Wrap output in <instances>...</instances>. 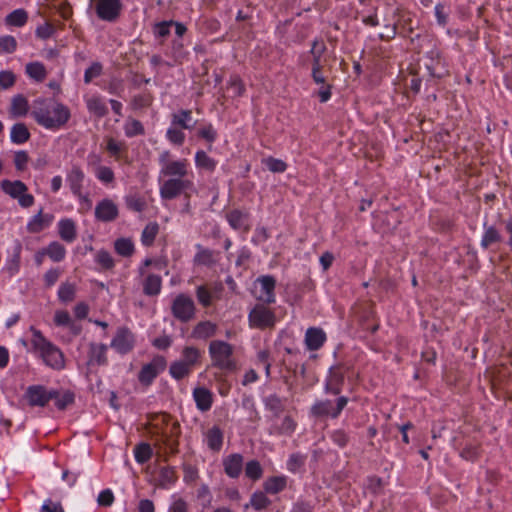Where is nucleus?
I'll list each match as a JSON object with an SVG mask.
<instances>
[{"label":"nucleus","instance_id":"obj_55","mask_svg":"<svg viewBox=\"0 0 512 512\" xmlns=\"http://www.w3.org/2000/svg\"><path fill=\"white\" fill-rule=\"evenodd\" d=\"M75 295V287L70 283H64L59 287L58 296L63 302H70Z\"/></svg>","mask_w":512,"mask_h":512},{"label":"nucleus","instance_id":"obj_37","mask_svg":"<svg viewBox=\"0 0 512 512\" xmlns=\"http://www.w3.org/2000/svg\"><path fill=\"white\" fill-rule=\"evenodd\" d=\"M185 137L183 129L170 122V126L166 131V139L173 145L181 146L185 141Z\"/></svg>","mask_w":512,"mask_h":512},{"label":"nucleus","instance_id":"obj_56","mask_svg":"<svg viewBox=\"0 0 512 512\" xmlns=\"http://www.w3.org/2000/svg\"><path fill=\"white\" fill-rule=\"evenodd\" d=\"M102 73V65L98 62L93 63L89 68L86 69L84 74V82L90 83L93 79L100 76Z\"/></svg>","mask_w":512,"mask_h":512},{"label":"nucleus","instance_id":"obj_60","mask_svg":"<svg viewBox=\"0 0 512 512\" xmlns=\"http://www.w3.org/2000/svg\"><path fill=\"white\" fill-rule=\"evenodd\" d=\"M196 296L200 304L207 307L212 302L211 293L207 290L205 286H199L196 290Z\"/></svg>","mask_w":512,"mask_h":512},{"label":"nucleus","instance_id":"obj_24","mask_svg":"<svg viewBox=\"0 0 512 512\" xmlns=\"http://www.w3.org/2000/svg\"><path fill=\"white\" fill-rule=\"evenodd\" d=\"M57 227L59 236L63 241L72 243L77 238V230L74 220L70 218L61 219L58 222Z\"/></svg>","mask_w":512,"mask_h":512},{"label":"nucleus","instance_id":"obj_2","mask_svg":"<svg viewBox=\"0 0 512 512\" xmlns=\"http://www.w3.org/2000/svg\"><path fill=\"white\" fill-rule=\"evenodd\" d=\"M31 116L35 122L48 130H58L70 119V110L53 98H37L31 106Z\"/></svg>","mask_w":512,"mask_h":512},{"label":"nucleus","instance_id":"obj_4","mask_svg":"<svg viewBox=\"0 0 512 512\" xmlns=\"http://www.w3.org/2000/svg\"><path fill=\"white\" fill-rule=\"evenodd\" d=\"M208 351L214 367L224 371H231L235 368L231 344L222 340H213L209 344Z\"/></svg>","mask_w":512,"mask_h":512},{"label":"nucleus","instance_id":"obj_48","mask_svg":"<svg viewBox=\"0 0 512 512\" xmlns=\"http://www.w3.org/2000/svg\"><path fill=\"white\" fill-rule=\"evenodd\" d=\"M95 261L102 269L109 270L114 267V260L109 252L100 250L95 255Z\"/></svg>","mask_w":512,"mask_h":512},{"label":"nucleus","instance_id":"obj_21","mask_svg":"<svg viewBox=\"0 0 512 512\" xmlns=\"http://www.w3.org/2000/svg\"><path fill=\"white\" fill-rule=\"evenodd\" d=\"M53 215L46 213L44 214L42 210H40L36 215H34L29 222L27 223V230L30 233H39L48 226L53 221Z\"/></svg>","mask_w":512,"mask_h":512},{"label":"nucleus","instance_id":"obj_10","mask_svg":"<svg viewBox=\"0 0 512 512\" xmlns=\"http://www.w3.org/2000/svg\"><path fill=\"white\" fill-rule=\"evenodd\" d=\"M172 314L181 322H188L195 315V304L192 298L185 294H179L172 303Z\"/></svg>","mask_w":512,"mask_h":512},{"label":"nucleus","instance_id":"obj_53","mask_svg":"<svg viewBox=\"0 0 512 512\" xmlns=\"http://www.w3.org/2000/svg\"><path fill=\"white\" fill-rule=\"evenodd\" d=\"M306 456L300 454V453H294L290 455L288 461H287V469L290 472H296L298 471L305 463Z\"/></svg>","mask_w":512,"mask_h":512},{"label":"nucleus","instance_id":"obj_39","mask_svg":"<svg viewBox=\"0 0 512 512\" xmlns=\"http://www.w3.org/2000/svg\"><path fill=\"white\" fill-rule=\"evenodd\" d=\"M27 19L28 15L24 9H16L6 16L5 21L8 25L22 27L26 24Z\"/></svg>","mask_w":512,"mask_h":512},{"label":"nucleus","instance_id":"obj_34","mask_svg":"<svg viewBox=\"0 0 512 512\" xmlns=\"http://www.w3.org/2000/svg\"><path fill=\"white\" fill-rule=\"evenodd\" d=\"M177 481L176 471L172 467H163L159 473L158 485L163 489H169Z\"/></svg>","mask_w":512,"mask_h":512},{"label":"nucleus","instance_id":"obj_7","mask_svg":"<svg viewBox=\"0 0 512 512\" xmlns=\"http://www.w3.org/2000/svg\"><path fill=\"white\" fill-rule=\"evenodd\" d=\"M275 286L276 280L273 276H260L253 283L252 294L259 302L272 304L276 300Z\"/></svg>","mask_w":512,"mask_h":512},{"label":"nucleus","instance_id":"obj_1","mask_svg":"<svg viewBox=\"0 0 512 512\" xmlns=\"http://www.w3.org/2000/svg\"><path fill=\"white\" fill-rule=\"evenodd\" d=\"M158 161L161 166L160 175L170 177L160 186V195L163 199H174L193 187L192 180L188 179L189 163L186 159L171 160L170 152L165 150L160 153Z\"/></svg>","mask_w":512,"mask_h":512},{"label":"nucleus","instance_id":"obj_33","mask_svg":"<svg viewBox=\"0 0 512 512\" xmlns=\"http://www.w3.org/2000/svg\"><path fill=\"white\" fill-rule=\"evenodd\" d=\"M217 330L216 324L210 321L200 322L193 330V336L197 339H207L215 335Z\"/></svg>","mask_w":512,"mask_h":512},{"label":"nucleus","instance_id":"obj_36","mask_svg":"<svg viewBox=\"0 0 512 512\" xmlns=\"http://www.w3.org/2000/svg\"><path fill=\"white\" fill-rule=\"evenodd\" d=\"M47 256L54 262L62 261L66 256L65 247L58 241L51 242L46 248Z\"/></svg>","mask_w":512,"mask_h":512},{"label":"nucleus","instance_id":"obj_12","mask_svg":"<svg viewBox=\"0 0 512 512\" xmlns=\"http://www.w3.org/2000/svg\"><path fill=\"white\" fill-rule=\"evenodd\" d=\"M121 0H98L96 3L97 16L104 21L113 22L120 15Z\"/></svg>","mask_w":512,"mask_h":512},{"label":"nucleus","instance_id":"obj_29","mask_svg":"<svg viewBox=\"0 0 512 512\" xmlns=\"http://www.w3.org/2000/svg\"><path fill=\"white\" fill-rule=\"evenodd\" d=\"M295 428L296 422L290 416H285L281 424H272L270 433L278 435H291L295 431Z\"/></svg>","mask_w":512,"mask_h":512},{"label":"nucleus","instance_id":"obj_62","mask_svg":"<svg viewBox=\"0 0 512 512\" xmlns=\"http://www.w3.org/2000/svg\"><path fill=\"white\" fill-rule=\"evenodd\" d=\"M29 161V156L26 151H18L14 155V164L17 170L23 171Z\"/></svg>","mask_w":512,"mask_h":512},{"label":"nucleus","instance_id":"obj_15","mask_svg":"<svg viewBox=\"0 0 512 512\" xmlns=\"http://www.w3.org/2000/svg\"><path fill=\"white\" fill-rule=\"evenodd\" d=\"M135 338L131 331L120 328L111 342V347L120 354H126L134 347Z\"/></svg>","mask_w":512,"mask_h":512},{"label":"nucleus","instance_id":"obj_52","mask_svg":"<svg viewBox=\"0 0 512 512\" xmlns=\"http://www.w3.org/2000/svg\"><path fill=\"white\" fill-rule=\"evenodd\" d=\"M127 207L135 212H142L146 208L145 200L137 195H130L126 197Z\"/></svg>","mask_w":512,"mask_h":512},{"label":"nucleus","instance_id":"obj_45","mask_svg":"<svg viewBox=\"0 0 512 512\" xmlns=\"http://www.w3.org/2000/svg\"><path fill=\"white\" fill-rule=\"evenodd\" d=\"M245 474L248 478L254 481L259 480L263 475V469L259 461H248L245 465Z\"/></svg>","mask_w":512,"mask_h":512},{"label":"nucleus","instance_id":"obj_20","mask_svg":"<svg viewBox=\"0 0 512 512\" xmlns=\"http://www.w3.org/2000/svg\"><path fill=\"white\" fill-rule=\"evenodd\" d=\"M193 399L196 403V407L202 412H206L212 407L213 394L205 387H196L193 390Z\"/></svg>","mask_w":512,"mask_h":512},{"label":"nucleus","instance_id":"obj_54","mask_svg":"<svg viewBox=\"0 0 512 512\" xmlns=\"http://www.w3.org/2000/svg\"><path fill=\"white\" fill-rule=\"evenodd\" d=\"M265 166L274 173H282L286 170L287 164L280 160L273 157H269L263 160Z\"/></svg>","mask_w":512,"mask_h":512},{"label":"nucleus","instance_id":"obj_42","mask_svg":"<svg viewBox=\"0 0 512 512\" xmlns=\"http://www.w3.org/2000/svg\"><path fill=\"white\" fill-rule=\"evenodd\" d=\"M26 73L37 81H42L46 77V70L42 63L32 62L26 65Z\"/></svg>","mask_w":512,"mask_h":512},{"label":"nucleus","instance_id":"obj_51","mask_svg":"<svg viewBox=\"0 0 512 512\" xmlns=\"http://www.w3.org/2000/svg\"><path fill=\"white\" fill-rule=\"evenodd\" d=\"M52 400L55 401V405L59 410H64L74 401V395L70 392H64L63 394H60L56 390V397H53Z\"/></svg>","mask_w":512,"mask_h":512},{"label":"nucleus","instance_id":"obj_40","mask_svg":"<svg viewBox=\"0 0 512 512\" xmlns=\"http://www.w3.org/2000/svg\"><path fill=\"white\" fill-rule=\"evenodd\" d=\"M93 174L95 177L105 185L111 184L114 181V172L110 167L103 165H96Z\"/></svg>","mask_w":512,"mask_h":512},{"label":"nucleus","instance_id":"obj_59","mask_svg":"<svg viewBox=\"0 0 512 512\" xmlns=\"http://www.w3.org/2000/svg\"><path fill=\"white\" fill-rule=\"evenodd\" d=\"M106 149L112 156L119 157L120 153L125 149V144L113 138H109L107 140Z\"/></svg>","mask_w":512,"mask_h":512},{"label":"nucleus","instance_id":"obj_30","mask_svg":"<svg viewBox=\"0 0 512 512\" xmlns=\"http://www.w3.org/2000/svg\"><path fill=\"white\" fill-rule=\"evenodd\" d=\"M287 485V478L285 476H273L268 478L263 486L265 492L269 494H277L283 491Z\"/></svg>","mask_w":512,"mask_h":512},{"label":"nucleus","instance_id":"obj_44","mask_svg":"<svg viewBox=\"0 0 512 512\" xmlns=\"http://www.w3.org/2000/svg\"><path fill=\"white\" fill-rule=\"evenodd\" d=\"M134 456L138 463H146L152 456V448L147 443H141L134 449Z\"/></svg>","mask_w":512,"mask_h":512},{"label":"nucleus","instance_id":"obj_18","mask_svg":"<svg viewBox=\"0 0 512 512\" xmlns=\"http://www.w3.org/2000/svg\"><path fill=\"white\" fill-rule=\"evenodd\" d=\"M107 350L108 347L105 344L91 343L88 351V367L107 365Z\"/></svg>","mask_w":512,"mask_h":512},{"label":"nucleus","instance_id":"obj_9","mask_svg":"<svg viewBox=\"0 0 512 512\" xmlns=\"http://www.w3.org/2000/svg\"><path fill=\"white\" fill-rule=\"evenodd\" d=\"M249 325L252 328H271L276 323L275 313L267 308L265 304H256L248 315Z\"/></svg>","mask_w":512,"mask_h":512},{"label":"nucleus","instance_id":"obj_25","mask_svg":"<svg viewBox=\"0 0 512 512\" xmlns=\"http://www.w3.org/2000/svg\"><path fill=\"white\" fill-rule=\"evenodd\" d=\"M207 446L213 451H219L223 445V433L217 426L208 429L204 435Z\"/></svg>","mask_w":512,"mask_h":512},{"label":"nucleus","instance_id":"obj_3","mask_svg":"<svg viewBox=\"0 0 512 512\" xmlns=\"http://www.w3.org/2000/svg\"><path fill=\"white\" fill-rule=\"evenodd\" d=\"M31 332L32 346L40 354L45 364L55 370L64 368L65 360L62 351L48 341L39 330L32 327Z\"/></svg>","mask_w":512,"mask_h":512},{"label":"nucleus","instance_id":"obj_31","mask_svg":"<svg viewBox=\"0 0 512 512\" xmlns=\"http://www.w3.org/2000/svg\"><path fill=\"white\" fill-rule=\"evenodd\" d=\"M27 99L22 95H16L11 100L10 114L12 117H22L28 112Z\"/></svg>","mask_w":512,"mask_h":512},{"label":"nucleus","instance_id":"obj_43","mask_svg":"<svg viewBox=\"0 0 512 512\" xmlns=\"http://www.w3.org/2000/svg\"><path fill=\"white\" fill-rule=\"evenodd\" d=\"M501 240L499 232L492 226L485 229L481 240V246L485 249Z\"/></svg>","mask_w":512,"mask_h":512},{"label":"nucleus","instance_id":"obj_14","mask_svg":"<svg viewBox=\"0 0 512 512\" xmlns=\"http://www.w3.org/2000/svg\"><path fill=\"white\" fill-rule=\"evenodd\" d=\"M85 180L86 175L81 166L75 163L71 164L66 171V183L68 184L72 195L83 190Z\"/></svg>","mask_w":512,"mask_h":512},{"label":"nucleus","instance_id":"obj_32","mask_svg":"<svg viewBox=\"0 0 512 512\" xmlns=\"http://www.w3.org/2000/svg\"><path fill=\"white\" fill-rule=\"evenodd\" d=\"M161 277L149 274L143 282V292L148 296L158 295L161 290Z\"/></svg>","mask_w":512,"mask_h":512},{"label":"nucleus","instance_id":"obj_17","mask_svg":"<svg viewBox=\"0 0 512 512\" xmlns=\"http://www.w3.org/2000/svg\"><path fill=\"white\" fill-rule=\"evenodd\" d=\"M118 216V207L111 199L101 200L95 207V217L102 222H111Z\"/></svg>","mask_w":512,"mask_h":512},{"label":"nucleus","instance_id":"obj_13","mask_svg":"<svg viewBox=\"0 0 512 512\" xmlns=\"http://www.w3.org/2000/svg\"><path fill=\"white\" fill-rule=\"evenodd\" d=\"M166 367V361L163 357H155L150 363L144 365L139 373V381L142 384L149 385Z\"/></svg>","mask_w":512,"mask_h":512},{"label":"nucleus","instance_id":"obj_41","mask_svg":"<svg viewBox=\"0 0 512 512\" xmlns=\"http://www.w3.org/2000/svg\"><path fill=\"white\" fill-rule=\"evenodd\" d=\"M114 248L115 251L123 257H129L134 252V244L128 238L117 239L114 243Z\"/></svg>","mask_w":512,"mask_h":512},{"label":"nucleus","instance_id":"obj_19","mask_svg":"<svg viewBox=\"0 0 512 512\" xmlns=\"http://www.w3.org/2000/svg\"><path fill=\"white\" fill-rule=\"evenodd\" d=\"M84 101L88 111L96 117H104L107 112V106L104 98L98 94L86 95Z\"/></svg>","mask_w":512,"mask_h":512},{"label":"nucleus","instance_id":"obj_63","mask_svg":"<svg viewBox=\"0 0 512 512\" xmlns=\"http://www.w3.org/2000/svg\"><path fill=\"white\" fill-rule=\"evenodd\" d=\"M15 83V75L10 71L0 72V87L2 89H8Z\"/></svg>","mask_w":512,"mask_h":512},{"label":"nucleus","instance_id":"obj_26","mask_svg":"<svg viewBox=\"0 0 512 512\" xmlns=\"http://www.w3.org/2000/svg\"><path fill=\"white\" fill-rule=\"evenodd\" d=\"M171 123L183 130L192 129L194 125L192 123L191 110L182 109V110L178 111L177 113H173L171 115Z\"/></svg>","mask_w":512,"mask_h":512},{"label":"nucleus","instance_id":"obj_27","mask_svg":"<svg viewBox=\"0 0 512 512\" xmlns=\"http://www.w3.org/2000/svg\"><path fill=\"white\" fill-rule=\"evenodd\" d=\"M195 165L198 169L213 172L216 169L217 161L211 158L205 151L198 150L195 153Z\"/></svg>","mask_w":512,"mask_h":512},{"label":"nucleus","instance_id":"obj_61","mask_svg":"<svg viewBox=\"0 0 512 512\" xmlns=\"http://www.w3.org/2000/svg\"><path fill=\"white\" fill-rule=\"evenodd\" d=\"M114 502V495L113 492L110 489L102 490L97 498V503L100 506H111Z\"/></svg>","mask_w":512,"mask_h":512},{"label":"nucleus","instance_id":"obj_49","mask_svg":"<svg viewBox=\"0 0 512 512\" xmlns=\"http://www.w3.org/2000/svg\"><path fill=\"white\" fill-rule=\"evenodd\" d=\"M265 407L272 411L275 415H278L283 410V404L281 399L275 395H269L264 398Z\"/></svg>","mask_w":512,"mask_h":512},{"label":"nucleus","instance_id":"obj_23","mask_svg":"<svg viewBox=\"0 0 512 512\" xmlns=\"http://www.w3.org/2000/svg\"><path fill=\"white\" fill-rule=\"evenodd\" d=\"M326 335L320 328L311 327L308 328L305 333V343L309 350H318L324 344Z\"/></svg>","mask_w":512,"mask_h":512},{"label":"nucleus","instance_id":"obj_11","mask_svg":"<svg viewBox=\"0 0 512 512\" xmlns=\"http://www.w3.org/2000/svg\"><path fill=\"white\" fill-rule=\"evenodd\" d=\"M53 397H56V390L43 385L29 386L25 392V399L30 406L45 407Z\"/></svg>","mask_w":512,"mask_h":512},{"label":"nucleus","instance_id":"obj_46","mask_svg":"<svg viewBox=\"0 0 512 512\" xmlns=\"http://www.w3.org/2000/svg\"><path fill=\"white\" fill-rule=\"evenodd\" d=\"M250 505L255 510H262L270 505V500L264 492L258 491L252 494L250 498Z\"/></svg>","mask_w":512,"mask_h":512},{"label":"nucleus","instance_id":"obj_47","mask_svg":"<svg viewBox=\"0 0 512 512\" xmlns=\"http://www.w3.org/2000/svg\"><path fill=\"white\" fill-rule=\"evenodd\" d=\"M158 233V225L156 223L148 224L141 235V241L143 245L150 246Z\"/></svg>","mask_w":512,"mask_h":512},{"label":"nucleus","instance_id":"obj_8","mask_svg":"<svg viewBox=\"0 0 512 512\" xmlns=\"http://www.w3.org/2000/svg\"><path fill=\"white\" fill-rule=\"evenodd\" d=\"M2 190L13 199H17L23 208L31 207L34 204V196L29 194L28 187L19 180H3L1 182Z\"/></svg>","mask_w":512,"mask_h":512},{"label":"nucleus","instance_id":"obj_38","mask_svg":"<svg viewBox=\"0 0 512 512\" xmlns=\"http://www.w3.org/2000/svg\"><path fill=\"white\" fill-rule=\"evenodd\" d=\"M342 381L343 377L341 374L338 372H331L325 384V391L333 395H338L341 392L340 386Z\"/></svg>","mask_w":512,"mask_h":512},{"label":"nucleus","instance_id":"obj_64","mask_svg":"<svg viewBox=\"0 0 512 512\" xmlns=\"http://www.w3.org/2000/svg\"><path fill=\"white\" fill-rule=\"evenodd\" d=\"M40 512H64V509L59 502H54L51 499L44 501Z\"/></svg>","mask_w":512,"mask_h":512},{"label":"nucleus","instance_id":"obj_16","mask_svg":"<svg viewBox=\"0 0 512 512\" xmlns=\"http://www.w3.org/2000/svg\"><path fill=\"white\" fill-rule=\"evenodd\" d=\"M244 458L240 453L229 454L222 459L225 474L232 478H238L243 470Z\"/></svg>","mask_w":512,"mask_h":512},{"label":"nucleus","instance_id":"obj_57","mask_svg":"<svg viewBox=\"0 0 512 512\" xmlns=\"http://www.w3.org/2000/svg\"><path fill=\"white\" fill-rule=\"evenodd\" d=\"M228 90L233 96H241L244 92V85L238 76H232L229 80Z\"/></svg>","mask_w":512,"mask_h":512},{"label":"nucleus","instance_id":"obj_58","mask_svg":"<svg viewBox=\"0 0 512 512\" xmlns=\"http://www.w3.org/2000/svg\"><path fill=\"white\" fill-rule=\"evenodd\" d=\"M198 135L209 143H213L217 138V132L211 124H207L200 128Z\"/></svg>","mask_w":512,"mask_h":512},{"label":"nucleus","instance_id":"obj_50","mask_svg":"<svg viewBox=\"0 0 512 512\" xmlns=\"http://www.w3.org/2000/svg\"><path fill=\"white\" fill-rule=\"evenodd\" d=\"M17 48V41L13 36L5 35L0 37V53H13Z\"/></svg>","mask_w":512,"mask_h":512},{"label":"nucleus","instance_id":"obj_22","mask_svg":"<svg viewBox=\"0 0 512 512\" xmlns=\"http://www.w3.org/2000/svg\"><path fill=\"white\" fill-rule=\"evenodd\" d=\"M226 219L229 225L239 231H248L250 229L248 214L240 210H232L227 213Z\"/></svg>","mask_w":512,"mask_h":512},{"label":"nucleus","instance_id":"obj_35","mask_svg":"<svg viewBox=\"0 0 512 512\" xmlns=\"http://www.w3.org/2000/svg\"><path fill=\"white\" fill-rule=\"evenodd\" d=\"M124 133L128 138H132L135 136H140L145 134V129L143 124L132 117H129L123 126Z\"/></svg>","mask_w":512,"mask_h":512},{"label":"nucleus","instance_id":"obj_5","mask_svg":"<svg viewBox=\"0 0 512 512\" xmlns=\"http://www.w3.org/2000/svg\"><path fill=\"white\" fill-rule=\"evenodd\" d=\"M201 353L199 349L193 346H187L183 349L181 358L173 362L170 366V374L173 378L180 380L188 376L193 368L200 362Z\"/></svg>","mask_w":512,"mask_h":512},{"label":"nucleus","instance_id":"obj_28","mask_svg":"<svg viewBox=\"0 0 512 512\" xmlns=\"http://www.w3.org/2000/svg\"><path fill=\"white\" fill-rule=\"evenodd\" d=\"M30 138V132L25 124L16 123L11 127L10 139L14 144H23Z\"/></svg>","mask_w":512,"mask_h":512},{"label":"nucleus","instance_id":"obj_6","mask_svg":"<svg viewBox=\"0 0 512 512\" xmlns=\"http://www.w3.org/2000/svg\"><path fill=\"white\" fill-rule=\"evenodd\" d=\"M347 403L348 399L345 396L338 397L335 402L328 399L319 400L312 405L310 414L317 418L330 417L335 419L340 415Z\"/></svg>","mask_w":512,"mask_h":512}]
</instances>
